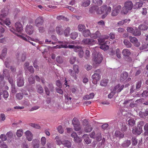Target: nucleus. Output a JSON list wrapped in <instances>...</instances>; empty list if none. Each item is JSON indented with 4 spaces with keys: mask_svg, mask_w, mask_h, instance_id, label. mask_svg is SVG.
<instances>
[{
    "mask_svg": "<svg viewBox=\"0 0 148 148\" xmlns=\"http://www.w3.org/2000/svg\"><path fill=\"white\" fill-rule=\"evenodd\" d=\"M111 10V8L110 6H107L106 5H104L100 8L94 5L90 8L89 11L91 12H93L94 11H95L97 13L99 14L104 13V14L102 16V18H103L110 13Z\"/></svg>",
    "mask_w": 148,
    "mask_h": 148,
    "instance_id": "obj_1",
    "label": "nucleus"
},
{
    "mask_svg": "<svg viewBox=\"0 0 148 148\" xmlns=\"http://www.w3.org/2000/svg\"><path fill=\"white\" fill-rule=\"evenodd\" d=\"M133 7V4L131 1H127L124 4L121 12L122 14H125L127 13L129 10H130Z\"/></svg>",
    "mask_w": 148,
    "mask_h": 148,
    "instance_id": "obj_2",
    "label": "nucleus"
},
{
    "mask_svg": "<svg viewBox=\"0 0 148 148\" xmlns=\"http://www.w3.org/2000/svg\"><path fill=\"white\" fill-rule=\"evenodd\" d=\"M101 71L99 69L95 71V73L92 76V82L93 84H97L98 81L101 79Z\"/></svg>",
    "mask_w": 148,
    "mask_h": 148,
    "instance_id": "obj_3",
    "label": "nucleus"
},
{
    "mask_svg": "<svg viewBox=\"0 0 148 148\" xmlns=\"http://www.w3.org/2000/svg\"><path fill=\"white\" fill-rule=\"evenodd\" d=\"M15 27H16V30L13 28H10L9 30L13 33L16 35L17 34L16 32H21L23 30V27L22 25L20 22H17L15 23Z\"/></svg>",
    "mask_w": 148,
    "mask_h": 148,
    "instance_id": "obj_4",
    "label": "nucleus"
},
{
    "mask_svg": "<svg viewBox=\"0 0 148 148\" xmlns=\"http://www.w3.org/2000/svg\"><path fill=\"white\" fill-rule=\"evenodd\" d=\"M58 42L60 44V45L56 46V47L57 48H69L71 49H74L75 47V46L74 45H69L68 46L67 44H68V42L65 41H59Z\"/></svg>",
    "mask_w": 148,
    "mask_h": 148,
    "instance_id": "obj_5",
    "label": "nucleus"
},
{
    "mask_svg": "<svg viewBox=\"0 0 148 148\" xmlns=\"http://www.w3.org/2000/svg\"><path fill=\"white\" fill-rule=\"evenodd\" d=\"M103 60V58L102 57L101 54L98 53L95 56L93 59V65H97L100 64L101 62Z\"/></svg>",
    "mask_w": 148,
    "mask_h": 148,
    "instance_id": "obj_6",
    "label": "nucleus"
},
{
    "mask_svg": "<svg viewBox=\"0 0 148 148\" xmlns=\"http://www.w3.org/2000/svg\"><path fill=\"white\" fill-rule=\"evenodd\" d=\"M121 8V5H119L114 7L113 9L112 13L111 15L112 16H116L119 13Z\"/></svg>",
    "mask_w": 148,
    "mask_h": 148,
    "instance_id": "obj_7",
    "label": "nucleus"
},
{
    "mask_svg": "<svg viewBox=\"0 0 148 148\" xmlns=\"http://www.w3.org/2000/svg\"><path fill=\"white\" fill-rule=\"evenodd\" d=\"M95 41L92 39L89 38H85L82 40V44L83 45H92L95 43Z\"/></svg>",
    "mask_w": 148,
    "mask_h": 148,
    "instance_id": "obj_8",
    "label": "nucleus"
},
{
    "mask_svg": "<svg viewBox=\"0 0 148 148\" xmlns=\"http://www.w3.org/2000/svg\"><path fill=\"white\" fill-rule=\"evenodd\" d=\"M44 22V19L42 17H38L35 20V25L38 27H39L43 25Z\"/></svg>",
    "mask_w": 148,
    "mask_h": 148,
    "instance_id": "obj_9",
    "label": "nucleus"
},
{
    "mask_svg": "<svg viewBox=\"0 0 148 148\" xmlns=\"http://www.w3.org/2000/svg\"><path fill=\"white\" fill-rule=\"evenodd\" d=\"M129 39L130 41L134 44V46L137 47H139L140 46V43L138 41L136 38L130 36H129Z\"/></svg>",
    "mask_w": 148,
    "mask_h": 148,
    "instance_id": "obj_10",
    "label": "nucleus"
},
{
    "mask_svg": "<svg viewBox=\"0 0 148 148\" xmlns=\"http://www.w3.org/2000/svg\"><path fill=\"white\" fill-rule=\"evenodd\" d=\"M142 127L135 126L133 127L132 132L134 134L139 135L142 133Z\"/></svg>",
    "mask_w": 148,
    "mask_h": 148,
    "instance_id": "obj_11",
    "label": "nucleus"
},
{
    "mask_svg": "<svg viewBox=\"0 0 148 148\" xmlns=\"http://www.w3.org/2000/svg\"><path fill=\"white\" fill-rule=\"evenodd\" d=\"M124 87V85H121L120 84H119L114 87L113 89V91L115 92L119 93L121 91Z\"/></svg>",
    "mask_w": 148,
    "mask_h": 148,
    "instance_id": "obj_12",
    "label": "nucleus"
},
{
    "mask_svg": "<svg viewBox=\"0 0 148 148\" xmlns=\"http://www.w3.org/2000/svg\"><path fill=\"white\" fill-rule=\"evenodd\" d=\"M128 76V73L126 71H123L121 74L120 80L121 82H123L127 78Z\"/></svg>",
    "mask_w": 148,
    "mask_h": 148,
    "instance_id": "obj_13",
    "label": "nucleus"
},
{
    "mask_svg": "<svg viewBox=\"0 0 148 148\" xmlns=\"http://www.w3.org/2000/svg\"><path fill=\"white\" fill-rule=\"evenodd\" d=\"M16 35L18 36L21 37L23 40L26 41H29V40L33 41H35V39H34L32 38L27 36H26V37H25L23 36H22L20 35H18L17 34H16ZM35 40L36 42H38V39H36Z\"/></svg>",
    "mask_w": 148,
    "mask_h": 148,
    "instance_id": "obj_14",
    "label": "nucleus"
},
{
    "mask_svg": "<svg viewBox=\"0 0 148 148\" xmlns=\"http://www.w3.org/2000/svg\"><path fill=\"white\" fill-rule=\"evenodd\" d=\"M17 83V86L19 87H21L24 85V79L21 75L18 78Z\"/></svg>",
    "mask_w": 148,
    "mask_h": 148,
    "instance_id": "obj_15",
    "label": "nucleus"
},
{
    "mask_svg": "<svg viewBox=\"0 0 148 148\" xmlns=\"http://www.w3.org/2000/svg\"><path fill=\"white\" fill-rule=\"evenodd\" d=\"M27 139L29 141H31L33 139V134L29 130L27 131L25 133Z\"/></svg>",
    "mask_w": 148,
    "mask_h": 148,
    "instance_id": "obj_16",
    "label": "nucleus"
},
{
    "mask_svg": "<svg viewBox=\"0 0 148 148\" xmlns=\"http://www.w3.org/2000/svg\"><path fill=\"white\" fill-rule=\"evenodd\" d=\"M25 31L26 33L29 34H32L33 32L34 29L33 26L32 25L27 26L26 27Z\"/></svg>",
    "mask_w": 148,
    "mask_h": 148,
    "instance_id": "obj_17",
    "label": "nucleus"
},
{
    "mask_svg": "<svg viewBox=\"0 0 148 148\" xmlns=\"http://www.w3.org/2000/svg\"><path fill=\"white\" fill-rule=\"evenodd\" d=\"M110 43V42L109 41H106L104 43L101 44L100 47V48L105 51L108 49L109 47L107 44H109Z\"/></svg>",
    "mask_w": 148,
    "mask_h": 148,
    "instance_id": "obj_18",
    "label": "nucleus"
},
{
    "mask_svg": "<svg viewBox=\"0 0 148 148\" xmlns=\"http://www.w3.org/2000/svg\"><path fill=\"white\" fill-rule=\"evenodd\" d=\"M114 136L119 139L123 138L124 137V134L120 131H116L114 133Z\"/></svg>",
    "mask_w": 148,
    "mask_h": 148,
    "instance_id": "obj_19",
    "label": "nucleus"
},
{
    "mask_svg": "<svg viewBox=\"0 0 148 148\" xmlns=\"http://www.w3.org/2000/svg\"><path fill=\"white\" fill-rule=\"evenodd\" d=\"M56 31L58 34L62 35L63 34L64 31L61 25L57 26L56 28Z\"/></svg>",
    "mask_w": 148,
    "mask_h": 148,
    "instance_id": "obj_20",
    "label": "nucleus"
},
{
    "mask_svg": "<svg viewBox=\"0 0 148 148\" xmlns=\"http://www.w3.org/2000/svg\"><path fill=\"white\" fill-rule=\"evenodd\" d=\"M148 115V108L145 110L144 112L140 111L139 113V116L140 118H145Z\"/></svg>",
    "mask_w": 148,
    "mask_h": 148,
    "instance_id": "obj_21",
    "label": "nucleus"
},
{
    "mask_svg": "<svg viewBox=\"0 0 148 148\" xmlns=\"http://www.w3.org/2000/svg\"><path fill=\"white\" fill-rule=\"evenodd\" d=\"M82 137L84 139L86 144H88L91 143V140L89 138L88 135L87 134H85Z\"/></svg>",
    "mask_w": 148,
    "mask_h": 148,
    "instance_id": "obj_22",
    "label": "nucleus"
},
{
    "mask_svg": "<svg viewBox=\"0 0 148 148\" xmlns=\"http://www.w3.org/2000/svg\"><path fill=\"white\" fill-rule=\"evenodd\" d=\"M131 142L130 140H127L124 141L121 144V146L124 148L128 147L131 144Z\"/></svg>",
    "mask_w": 148,
    "mask_h": 148,
    "instance_id": "obj_23",
    "label": "nucleus"
},
{
    "mask_svg": "<svg viewBox=\"0 0 148 148\" xmlns=\"http://www.w3.org/2000/svg\"><path fill=\"white\" fill-rule=\"evenodd\" d=\"M101 36V34L98 31H97L95 33L91 34L90 36L91 38L94 39H96L98 38H99Z\"/></svg>",
    "mask_w": 148,
    "mask_h": 148,
    "instance_id": "obj_24",
    "label": "nucleus"
},
{
    "mask_svg": "<svg viewBox=\"0 0 148 148\" xmlns=\"http://www.w3.org/2000/svg\"><path fill=\"white\" fill-rule=\"evenodd\" d=\"M32 143L34 148H38L39 147V141L35 139L33 140Z\"/></svg>",
    "mask_w": 148,
    "mask_h": 148,
    "instance_id": "obj_25",
    "label": "nucleus"
},
{
    "mask_svg": "<svg viewBox=\"0 0 148 148\" xmlns=\"http://www.w3.org/2000/svg\"><path fill=\"white\" fill-rule=\"evenodd\" d=\"M122 54L125 56H129L130 55L131 52L128 49H124L122 51Z\"/></svg>",
    "mask_w": 148,
    "mask_h": 148,
    "instance_id": "obj_26",
    "label": "nucleus"
},
{
    "mask_svg": "<svg viewBox=\"0 0 148 148\" xmlns=\"http://www.w3.org/2000/svg\"><path fill=\"white\" fill-rule=\"evenodd\" d=\"M94 94L93 93H91L89 95H86L83 97V99L84 100H88L92 99L94 97Z\"/></svg>",
    "mask_w": 148,
    "mask_h": 148,
    "instance_id": "obj_27",
    "label": "nucleus"
},
{
    "mask_svg": "<svg viewBox=\"0 0 148 148\" xmlns=\"http://www.w3.org/2000/svg\"><path fill=\"white\" fill-rule=\"evenodd\" d=\"M82 34L84 36L86 37L90 36L91 34L90 30L88 29H87L83 31Z\"/></svg>",
    "mask_w": 148,
    "mask_h": 148,
    "instance_id": "obj_28",
    "label": "nucleus"
},
{
    "mask_svg": "<svg viewBox=\"0 0 148 148\" xmlns=\"http://www.w3.org/2000/svg\"><path fill=\"white\" fill-rule=\"evenodd\" d=\"M69 73L72 77L75 80L77 79V76L76 75V73H75L74 71L71 69H70L69 71Z\"/></svg>",
    "mask_w": 148,
    "mask_h": 148,
    "instance_id": "obj_29",
    "label": "nucleus"
},
{
    "mask_svg": "<svg viewBox=\"0 0 148 148\" xmlns=\"http://www.w3.org/2000/svg\"><path fill=\"white\" fill-rule=\"evenodd\" d=\"M62 144L64 145L65 147H70L71 146V143L68 140H64L63 141Z\"/></svg>",
    "mask_w": 148,
    "mask_h": 148,
    "instance_id": "obj_30",
    "label": "nucleus"
},
{
    "mask_svg": "<svg viewBox=\"0 0 148 148\" xmlns=\"http://www.w3.org/2000/svg\"><path fill=\"white\" fill-rule=\"evenodd\" d=\"M7 48L5 47H4L3 49L1 54V56L3 59L4 58H5L7 54Z\"/></svg>",
    "mask_w": 148,
    "mask_h": 148,
    "instance_id": "obj_31",
    "label": "nucleus"
},
{
    "mask_svg": "<svg viewBox=\"0 0 148 148\" xmlns=\"http://www.w3.org/2000/svg\"><path fill=\"white\" fill-rule=\"evenodd\" d=\"M37 91L40 94H41L43 92V89L40 85H37L36 86Z\"/></svg>",
    "mask_w": 148,
    "mask_h": 148,
    "instance_id": "obj_32",
    "label": "nucleus"
},
{
    "mask_svg": "<svg viewBox=\"0 0 148 148\" xmlns=\"http://www.w3.org/2000/svg\"><path fill=\"white\" fill-rule=\"evenodd\" d=\"M8 14V11L7 10H5V9H3L1 11L0 14L1 17H3L6 16Z\"/></svg>",
    "mask_w": 148,
    "mask_h": 148,
    "instance_id": "obj_33",
    "label": "nucleus"
},
{
    "mask_svg": "<svg viewBox=\"0 0 148 148\" xmlns=\"http://www.w3.org/2000/svg\"><path fill=\"white\" fill-rule=\"evenodd\" d=\"M143 5V3L141 2H138L134 4L133 6L134 9H136L141 7Z\"/></svg>",
    "mask_w": 148,
    "mask_h": 148,
    "instance_id": "obj_34",
    "label": "nucleus"
},
{
    "mask_svg": "<svg viewBox=\"0 0 148 148\" xmlns=\"http://www.w3.org/2000/svg\"><path fill=\"white\" fill-rule=\"evenodd\" d=\"M70 30V28L69 27H67L65 29L64 31V34L65 36L67 37L69 35Z\"/></svg>",
    "mask_w": 148,
    "mask_h": 148,
    "instance_id": "obj_35",
    "label": "nucleus"
},
{
    "mask_svg": "<svg viewBox=\"0 0 148 148\" xmlns=\"http://www.w3.org/2000/svg\"><path fill=\"white\" fill-rule=\"evenodd\" d=\"M138 28L141 30H146L147 29L148 27L144 24H140Z\"/></svg>",
    "mask_w": 148,
    "mask_h": 148,
    "instance_id": "obj_36",
    "label": "nucleus"
},
{
    "mask_svg": "<svg viewBox=\"0 0 148 148\" xmlns=\"http://www.w3.org/2000/svg\"><path fill=\"white\" fill-rule=\"evenodd\" d=\"M123 43L127 48L131 47L132 46L131 43L127 40H124L123 42Z\"/></svg>",
    "mask_w": 148,
    "mask_h": 148,
    "instance_id": "obj_37",
    "label": "nucleus"
},
{
    "mask_svg": "<svg viewBox=\"0 0 148 148\" xmlns=\"http://www.w3.org/2000/svg\"><path fill=\"white\" fill-rule=\"evenodd\" d=\"M108 82V79H103L100 82V85L102 86H105L107 85Z\"/></svg>",
    "mask_w": 148,
    "mask_h": 148,
    "instance_id": "obj_38",
    "label": "nucleus"
},
{
    "mask_svg": "<svg viewBox=\"0 0 148 148\" xmlns=\"http://www.w3.org/2000/svg\"><path fill=\"white\" fill-rule=\"evenodd\" d=\"M78 33L76 32H73L71 34V38L72 39L74 40L78 36Z\"/></svg>",
    "mask_w": 148,
    "mask_h": 148,
    "instance_id": "obj_39",
    "label": "nucleus"
},
{
    "mask_svg": "<svg viewBox=\"0 0 148 148\" xmlns=\"http://www.w3.org/2000/svg\"><path fill=\"white\" fill-rule=\"evenodd\" d=\"M56 62L59 64H62L63 62L62 57L60 56H58L56 58Z\"/></svg>",
    "mask_w": 148,
    "mask_h": 148,
    "instance_id": "obj_40",
    "label": "nucleus"
},
{
    "mask_svg": "<svg viewBox=\"0 0 148 148\" xmlns=\"http://www.w3.org/2000/svg\"><path fill=\"white\" fill-rule=\"evenodd\" d=\"M28 81L30 84H33L35 82L34 78L32 75L30 76L28 78Z\"/></svg>",
    "mask_w": 148,
    "mask_h": 148,
    "instance_id": "obj_41",
    "label": "nucleus"
},
{
    "mask_svg": "<svg viewBox=\"0 0 148 148\" xmlns=\"http://www.w3.org/2000/svg\"><path fill=\"white\" fill-rule=\"evenodd\" d=\"M78 28L79 31V32H82L83 31V30L85 28V26L84 25L82 24H80L78 25Z\"/></svg>",
    "mask_w": 148,
    "mask_h": 148,
    "instance_id": "obj_42",
    "label": "nucleus"
},
{
    "mask_svg": "<svg viewBox=\"0 0 148 148\" xmlns=\"http://www.w3.org/2000/svg\"><path fill=\"white\" fill-rule=\"evenodd\" d=\"M73 69L75 73L78 74L79 72V66L77 65H74L73 66Z\"/></svg>",
    "mask_w": 148,
    "mask_h": 148,
    "instance_id": "obj_43",
    "label": "nucleus"
},
{
    "mask_svg": "<svg viewBox=\"0 0 148 148\" xmlns=\"http://www.w3.org/2000/svg\"><path fill=\"white\" fill-rule=\"evenodd\" d=\"M92 130V128L90 125H86L85 127V131L86 132H89Z\"/></svg>",
    "mask_w": 148,
    "mask_h": 148,
    "instance_id": "obj_44",
    "label": "nucleus"
},
{
    "mask_svg": "<svg viewBox=\"0 0 148 148\" xmlns=\"http://www.w3.org/2000/svg\"><path fill=\"white\" fill-rule=\"evenodd\" d=\"M29 125L32 127L36 129H40V126L38 124H35L33 123H30L29 124Z\"/></svg>",
    "mask_w": 148,
    "mask_h": 148,
    "instance_id": "obj_45",
    "label": "nucleus"
},
{
    "mask_svg": "<svg viewBox=\"0 0 148 148\" xmlns=\"http://www.w3.org/2000/svg\"><path fill=\"white\" fill-rule=\"evenodd\" d=\"M23 134V130L21 129L18 130L16 132V135L18 137H21Z\"/></svg>",
    "mask_w": 148,
    "mask_h": 148,
    "instance_id": "obj_46",
    "label": "nucleus"
},
{
    "mask_svg": "<svg viewBox=\"0 0 148 148\" xmlns=\"http://www.w3.org/2000/svg\"><path fill=\"white\" fill-rule=\"evenodd\" d=\"M41 143L42 146H45L46 143V138L45 137H42L41 139Z\"/></svg>",
    "mask_w": 148,
    "mask_h": 148,
    "instance_id": "obj_47",
    "label": "nucleus"
},
{
    "mask_svg": "<svg viewBox=\"0 0 148 148\" xmlns=\"http://www.w3.org/2000/svg\"><path fill=\"white\" fill-rule=\"evenodd\" d=\"M128 123L130 125L133 126L135 124V121L133 119H130L128 120Z\"/></svg>",
    "mask_w": 148,
    "mask_h": 148,
    "instance_id": "obj_48",
    "label": "nucleus"
},
{
    "mask_svg": "<svg viewBox=\"0 0 148 148\" xmlns=\"http://www.w3.org/2000/svg\"><path fill=\"white\" fill-rule=\"evenodd\" d=\"M74 140L75 142L78 143H80L82 141L81 138H79L78 136L76 137H74Z\"/></svg>",
    "mask_w": 148,
    "mask_h": 148,
    "instance_id": "obj_49",
    "label": "nucleus"
},
{
    "mask_svg": "<svg viewBox=\"0 0 148 148\" xmlns=\"http://www.w3.org/2000/svg\"><path fill=\"white\" fill-rule=\"evenodd\" d=\"M90 1L86 0L85 1H84L82 4V6L86 7L88 6L90 4Z\"/></svg>",
    "mask_w": 148,
    "mask_h": 148,
    "instance_id": "obj_50",
    "label": "nucleus"
},
{
    "mask_svg": "<svg viewBox=\"0 0 148 148\" xmlns=\"http://www.w3.org/2000/svg\"><path fill=\"white\" fill-rule=\"evenodd\" d=\"M72 123L73 125H75V127H76L77 126L76 124L79 123V122L76 118H74L73 120Z\"/></svg>",
    "mask_w": 148,
    "mask_h": 148,
    "instance_id": "obj_51",
    "label": "nucleus"
},
{
    "mask_svg": "<svg viewBox=\"0 0 148 148\" xmlns=\"http://www.w3.org/2000/svg\"><path fill=\"white\" fill-rule=\"evenodd\" d=\"M3 97L5 99H7L9 96L8 92L5 90L3 91Z\"/></svg>",
    "mask_w": 148,
    "mask_h": 148,
    "instance_id": "obj_52",
    "label": "nucleus"
},
{
    "mask_svg": "<svg viewBox=\"0 0 148 148\" xmlns=\"http://www.w3.org/2000/svg\"><path fill=\"white\" fill-rule=\"evenodd\" d=\"M141 34V32L139 30L136 29L135 31L134 30L133 35L136 36H140Z\"/></svg>",
    "mask_w": 148,
    "mask_h": 148,
    "instance_id": "obj_53",
    "label": "nucleus"
},
{
    "mask_svg": "<svg viewBox=\"0 0 148 148\" xmlns=\"http://www.w3.org/2000/svg\"><path fill=\"white\" fill-rule=\"evenodd\" d=\"M77 126L76 127H75V125H73L74 126V129L76 131H78L80 130L81 128V126L80 125V123L76 124Z\"/></svg>",
    "mask_w": 148,
    "mask_h": 148,
    "instance_id": "obj_54",
    "label": "nucleus"
},
{
    "mask_svg": "<svg viewBox=\"0 0 148 148\" xmlns=\"http://www.w3.org/2000/svg\"><path fill=\"white\" fill-rule=\"evenodd\" d=\"M102 139V136L100 133H98L96 135V139L98 141H100Z\"/></svg>",
    "mask_w": 148,
    "mask_h": 148,
    "instance_id": "obj_55",
    "label": "nucleus"
},
{
    "mask_svg": "<svg viewBox=\"0 0 148 148\" xmlns=\"http://www.w3.org/2000/svg\"><path fill=\"white\" fill-rule=\"evenodd\" d=\"M127 30L128 32L131 33L133 35L134 30L132 27H128L127 28Z\"/></svg>",
    "mask_w": 148,
    "mask_h": 148,
    "instance_id": "obj_56",
    "label": "nucleus"
},
{
    "mask_svg": "<svg viewBox=\"0 0 148 148\" xmlns=\"http://www.w3.org/2000/svg\"><path fill=\"white\" fill-rule=\"evenodd\" d=\"M16 97L17 99H21L23 97V94L21 93H17L16 95Z\"/></svg>",
    "mask_w": 148,
    "mask_h": 148,
    "instance_id": "obj_57",
    "label": "nucleus"
},
{
    "mask_svg": "<svg viewBox=\"0 0 148 148\" xmlns=\"http://www.w3.org/2000/svg\"><path fill=\"white\" fill-rule=\"evenodd\" d=\"M116 54L117 57L119 58H121V53L120 51V49L117 48L116 50Z\"/></svg>",
    "mask_w": 148,
    "mask_h": 148,
    "instance_id": "obj_58",
    "label": "nucleus"
},
{
    "mask_svg": "<svg viewBox=\"0 0 148 148\" xmlns=\"http://www.w3.org/2000/svg\"><path fill=\"white\" fill-rule=\"evenodd\" d=\"M132 145H136L138 143V141L135 137H133L132 139Z\"/></svg>",
    "mask_w": 148,
    "mask_h": 148,
    "instance_id": "obj_59",
    "label": "nucleus"
},
{
    "mask_svg": "<svg viewBox=\"0 0 148 148\" xmlns=\"http://www.w3.org/2000/svg\"><path fill=\"white\" fill-rule=\"evenodd\" d=\"M85 54L86 56H85V58L88 59L90 56V52L89 50H86L85 51Z\"/></svg>",
    "mask_w": 148,
    "mask_h": 148,
    "instance_id": "obj_60",
    "label": "nucleus"
},
{
    "mask_svg": "<svg viewBox=\"0 0 148 148\" xmlns=\"http://www.w3.org/2000/svg\"><path fill=\"white\" fill-rule=\"evenodd\" d=\"M0 138L3 141L6 140L7 139V137L3 134H1V135Z\"/></svg>",
    "mask_w": 148,
    "mask_h": 148,
    "instance_id": "obj_61",
    "label": "nucleus"
},
{
    "mask_svg": "<svg viewBox=\"0 0 148 148\" xmlns=\"http://www.w3.org/2000/svg\"><path fill=\"white\" fill-rule=\"evenodd\" d=\"M142 96L144 97H146L148 96V91L145 90L143 91L142 94Z\"/></svg>",
    "mask_w": 148,
    "mask_h": 148,
    "instance_id": "obj_62",
    "label": "nucleus"
},
{
    "mask_svg": "<svg viewBox=\"0 0 148 148\" xmlns=\"http://www.w3.org/2000/svg\"><path fill=\"white\" fill-rule=\"evenodd\" d=\"M76 60V57H71L70 60V63L71 64H73Z\"/></svg>",
    "mask_w": 148,
    "mask_h": 148,
    "instance_id": "obj_63",
    "label": "nucleus"
},
{
    "mask_svg": "<svg viewBox=\"0 0 148 148\" xmlns=\"http://www.w3.org/2000/svg\"><path fill=\"white\" fill-rule=\"evenodd\" d=\"M82 49L81 47L80 46H77L75 47L74 48V51L75 52H79V51Z\"/></svg>",
    "mask_w": 148,
    "mask_h": 148,
    "instance_id": "obj_64",
    "label": "nucleus"
}]
</instances>
